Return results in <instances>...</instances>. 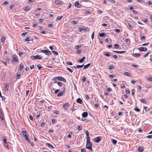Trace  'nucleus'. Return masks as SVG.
<instances>
[{"mask_svg":"<svg viewBox=\"0 0 152 152\" xmlns=\"http://www.w3.org/2000/svg\"><path fill=\"white\" fill-rule=\"evenodd\" d=\"M55 3L56 4H63L62 1H59V0H56L55 1Z\"/></svg>","mask_w":152,"mask_h":152,"instance_id":"12","label":"nucleus"},{"mask_svg":"<svg viewBox=\"0 0 152 152\" xmlns=\"http://www.w3.org/2000/svg\"><path fill=\"white\" fill-rule=\"evenodd\" d=\"M91 64L90 63H89V64H87L85 65L84 66V69H86L87 68H88L90 66Z\"/></svg>","mask_w":152,"mask_h":152,"instance_id":"25","label":"nucleus"},{"mask_svg":"<svg viewBox=\"0 0 152 152\" xmlns=\"http://www.w3.org/2000/svg\"><path fill=\"white\" fill-rule=\"evenodd\" d=\"M116 53H119V54H122L126 52V51H114Z\"/></svg>","mask_w":152,"mask_h":152,"instance_id":"23","label":"nucleus"},{"mask_svg":"<svg viewBox=\"0 0 152 152\" xmlns=\"http://www.w3.org/2000/svg\"><path fill=\"white\" fill-rule=\"evenodd\" d=\"M18 61L17 57L15 55H13V59L12 60V63H15V62H17Z\"/></svg>","mask_w":152,"mask_h":152,"instance_id":"7","label":"nucleus"},{"mask_svg":"<svg viewBox=\"0 0 152 152\" xmlns=\"http://www.w3.org/2000/svg\"><path fill=\"white\" fill-rule=\"evenodd\" d=\"M84 64L81 65H77V66H74V67L75 69H76V68L79 69L80 68H82L83 67V66H84Z\"/></svg>","mask_w":152,"mask_h":152,"instance_id":"17","label":"nucleus"},{"mask_svg":"<svg viewBox=\"0 0 152 152\" xmlns=\"http://www.w3.org/2000/svg\"><path fill=\"white\" fill-rule=\"evenodd\" d=\"M72 132H70L68 134V135L67 136V137H68V138H71V136H72Z\"/></svg>","mask_w":152,"mask_h":152,"instance_id":"43","label":"nucleus"},{"mask_svg":"<svg viewBox=\"0 0 152 152\" xmlns=\"http://www.w3.org/2000/svg\"><path fill=\"white\" fill-rule=\"evenodd\" d=\"M66 63L67 64L69 65H72V63L71 62H69V61H67L66 62Z\"/></svg>","mask_w":152,"mask_h":152,"instance_id":"45","label":"nucleus"},{"mask_svg":"<svg viewBox=\"0 0 152 152\" xmlns=\"http://www.w3.org/2000/svg\"><path fill=\"white\" fill-rule=\"evenodd\" d=\"M24 67V65L23 63H21L20 64V66L19 68V69L20 71H21L22 69Z\"/></svg>","mask_w":152,"mask_h":152,"instance_id":"19","label":"nucleus"},{"mask_svg":"<svg viewBox=\"0 0 152 152\" xmlns=\"http://www.w3.org/2000/svg\"><path fill=\"white\" fill-rule=\"evenodd\" d=\"M27 33H28L27 32H25V33H23L21 34V36H22L24 37V36H25Z\"/></svg>","mask_w":152,"mask_h":152,"instance_id":"50","label":"nucleus"},{"mask_svg":"<svg viewBox=\"0 0 152 152\" xmlns=\"http://www.w3.org/2000/svg\"><path fill=\"white\" fill-rule=\"evenodd\" d=\"M0 118L1 120H4L3 115L1 110L0 109Z\"/></svg>","mask_w":152,"mask_h":152,"instance_id":"10","label":"nucleus"},{"mask_svg":"<svg viewBox=\"0 0 152 152\" xmlns=\"http://www.w3.org/2000/svg\"><path fill=\"white\" fill-rule=\"evenodd\" d=\"M85 133L87 136V137H88L89 136V133H88V130H86L85 131Z\"/></svg>","mask_w":152,"mask_h":152,"instance_id":"48","label":"nucleus"},{"mask_svg":"<svg viewBox=\"0 0 152 152\" xmlns=\"http://www.w3.org/2000/svg\"><path fill=\"white\" fill-rule=\"evenodd\" d=\"M113 57L115 59H116L118 58L117 56L116 55H114L113 56Z\"/></svg>","mask_w":152,"mask_h":152,"instance_id":"63","label":"nucleus"},{"mask_svg":"<svg viewBox=\"0 0 152 152\" xmlns=\"http://www.w3.org/2000/svg\"><path fill=\"white\" fill-rule=\"evenodd\" d=\"M20 74H18L17 75V76H16V77H18V79L20 78Z\"/></svg>","mask_w":152,"mask_h":152,"instance_id":"62","label":"nucleus"},{"mask_svg":"<svg viewBox=\"0 0 152 152\" xmlns=\"http://www.w3.org/2000/svg\"><path fill=\"white\" fill-rule=\"evenodd\" d=\"M132 67H133L134 68H137L138 66L137 65H135V64H133V65H132Z\"/></svg>","mask_w":152,"mask_h":152,"instance_id":"52","label":"nucleus"},{"mask_svg":"<svg viewBox=\"0 0 152 152\" xmlns=\"http://www.w3.org/2000/svg\"><path fill=\"white\" fill-rule=\"evenodd\" d=\"M83 30H84V31H89V29L88 28H87L84 29Z\"/></svg>","mask_w":152,"mask_h":152,"instance_id":"61","label":"nucleus"},{"mask_svg":"<svg viewBox=\"0 0 152 152\" xmlns=\"http://www.w3.org/2000/svg\"><path fill=\"white\" fill-rule=\"evenodd\" d=\"M111 90V89L110 88H109L106 89V91L107 92H109Z\"/></svg>","mask_w":152,"mask_h":152,"instance_id":"59","label":"nucleus"},{"mask_svg":"<svg viewBox=\"0 0 152 152\" xmlns=\"http://www.w3.org/2000/svg\"><path fill=\"white\" fill-rule=\"evenodd\" d=\"M105 34L104 33H99V36L100 37H104L105 36Z\"/></svg>","mask_w":152,"mask_h":152,"instance_id":"41","label":"nucleus"},{"mask_svg":"<svg viewBox=\"0 0 152 152\" xmlns=\"http://www.w3.org/2000/svg\"><path fill=\"white\" fill-rule=\"evenodd\" d=\"M115 31L116 32H117L118 33H119L120 32V29H115Z\"/></svg>","mask_w":152,"mask_h":152,"instance_id":"56","label":"nucleus"},{"mask_svg":"<svg viewBox=\"0 0 152 152\" xmlns=\"http://www.w3.org/2000/svg\"><path fill=\"white\" fill-rule=\"evenodd\" d=\"M2 139L4 143H6V142H7V139L6 136L3 137Z\"/></svg>","mask_w":152,"mask_h":152,"instance_id":"22","label":"nucleus"},{"mask_svg":"<svg viewBox=\"0 0 152 152\" xmlns=\"http://www.w3.org/2000/svg\"><path fill=\"white\" fill-rule=\"evenodd\" d=\"M25 40L26 41H31V39L28 37H26Z\"/></svg>","mask_w":152,"mask_h":152,"instance_id":"36","label":"nucleus"},{"mask_svg":"<svg viewBox=\"0 0 152 152\" xmlns=\"http://www.w3.org/2000/svg\"><path fill=\"white\" fill-rule=\"evenodd\" d=\"M111 142L114 145H115L116 144L117 141L113 139L111 140Z\"/></svg>","mask_w":152,"mask_h":152,"instance_id":"21","label":"nucleus"},{"mask_svg":"<svg viewBox=\"0 0 152 152\" xmlns=\"http://www.w3.org/2000/svg\"><path fill=\"white\" fill-rule=\"evenodd\" d=\"M67 70H68V71H69L71 73H72L73 72V70L72 69H71L67 67Z\"/></svg>","mask_w":152,"mask_h":152,"instance_id":"44","label":"nucleus"},{"mask_svg":"<svg viewBox=\"0 0 152 152\" xmlns=\"http://www.w3.org/2000/svg\"><path fill=\"white\" fill-rule=\"evenodd\" d=\"M86 14H91V12L90 11H86Z\"/></svg>","mask_w":152,"mask_h":152,"instance_id":"60","label":"nucleus"},{"mask_svg":"<svg viewBox=\"0 0 152 152\" xmlns=\"http://www.w3.org/2000/svg\"><path fill=\"white\" fill-rule=\"evenodd\" d=\"M6 39L5 37L4 36H3L1 39V42H3Z\"/></svg>","mask_w":152,"mask_h":152,"instance_id":"32","label":"nucleus"},{"mask_svg":"<svg viewBox=\"0 0 152 152\" xmlns=\"http://www.w3.org/2000/svg\"><path fill=\"white\" fill-rule=\"evenodd\" d=\"M53 26V24H49L48 25V27H52Z\"/></svg>","mask_w":152,"mask_h":152,"instance_id":"57","label":"nucleus"},{"mask_svg":"<svg viewBox=\"0 0 152 152\" xmlns=\"http://www.w3.org/2000/svg\"><path fill=\"white\" fill-rule=\"evenodd\" d=\"M22 133L23 135L25 138L26 140L28 142H29L30 141V139L28 138L26 135V130H23L22 132Z\"/></svg>","mask_w":152,"mask_h":152,"instance_id":"3","label":"nucleus"},{"mask_svg":"<svg viewBox=\"0 0 152 152\" xmlns=\"http://www.w3.org/2000/svg\"><path fill=\"white\" fill-rule=\"evenodd\" d=\"M79 5H80L79 4V1H76L75 3V7L78 8H80V7L79 6Z\"/></svg>","mask_w":152,"mask_h":152,"instance_id":"11","label":"nucleus"},{"mask_svg":"<svg viewBox=\"0 0 152 152\" xmlns=\"http://www.w3.org/2000/svg\"><path fill=\"white\" fill-rule=\"evenodd\" d=\"M92 144L91 142H86V148H90L91 147H92Z\"/></svg>","mask_w":152,"mask_h":152,"instance_id":"8","label":"nucleus"},{"mask_svg":"<svg viewBox=\"0 0 152 152\" xmlns=\"http://www.w3.org/2000/svg\"><path fill=\"white\" fill-rule=\"evenodd\" d=\"M37 66L39 70H40L42 68V66L40 64H38L37 65Z\"/></svg>","mask_w":152,"mask_h":152,"instance_id":"31","label":"nucleus"},{"mask_svg":"<svg viewBox=\"0 0 152 152\" xmlns=\"http://www.w3.org/2000/svg\"><path fill=\"white\" fill-rule=\"evenodd\" d=\"M56 80H58L64 82L66 81V80L64 78L61 76L55 77L53 78L52 79V80L53 81H55Z\"/></svg>","mask_w":152,"mask_h":152,"instance_id":"1","label":"nucleus"},{"mask_svg":"<svg viewBox=\"0 0 152 152\" xmlns=\"http://www.w3.org/2000/svg\"><path fill=\"white\" fill-rule=\"evenodd\" d=\"M151 53V51H148V52H147V53H146V54H145V55H144L143 56V57H147L148 56V55Z\"/></svg>","mask_w":152,"mask_h":152,"instance_id":"28","label":"nucleus"},{"mask_svg":"<svg viewBox=\"0 0 152 152\" xmlns=\"http://www.w3.org/2000/svg\"><path fill=\"white\" fill-rule=\"evenodd\" d=\"M101 140V137H97L94 139V142H99Z\"/></svg>","mask_w":152,"mask_h":152,"instance_id":"6","label":"nucleus"},{"mask_svg":"<svg viewBox=\"0 0 152 152\" xmlns=\"http://www.w3.org/2000/svg\"><path fill=\"white\" fill-rule=\"evenodd\" d=\"M23 54V53L22 52H20L19 54V55L20 56H22Z\"/></svg>","mask_w":152,"mask_h":152,"instance_id":"64","label":"nucleus"},{"mask_svg":"<svg viewBox=\"0 0 152 152\" xmlns=\"http://www.w3.org/2000/svg\"><path fill=\"white\" fill-rule=\"evenodd\" d=\"M41 52L48 56L50 55L51 53V52L50 51L47 50H41Z\"/></svg>","mask_w":152,"mask_h":152,"instance_id":"5","label":"nucleus"},{"mask_svg":"<svg viewBox=\"0 0 152 152\" xmlns=\"http://www.w3.org/2000/svg\"><path fill=\"white\" fill-rule=\"evenodd\" d=\"M52 52L53 54H54L56 55H58V53L57 51H56L55 50H52Z\"/></svg>","mask_w":152,"mask_h":152,"instance_id":"40","label":"nucleus"},{"mask_svg":"<svg viewBox=\"0 0 152 152\" xmlns=\"http://www.w3.org/2000/svg\"><path fill=\"white\" fill-rule=\"evenodd\" d=\"M30 58L33 60H35L36 59H41L42 57L40 55H37L36 56H32L30 57Z\"/></svg>","mask_w":152,"mask_h":152,"instance_id":"2","label":"nucleus"},{"mask_svg":"<svg viewBox=\"0 0 152 152\" xmlns=\"http://www.w3.org/2000/svg\"><path fill=\"white\" fill-rule=\"evenodd\" d=\"M66 88L65 86L63 87L62 90L60 92L58 93L57 95V97H60L63 95Z\"/></svg>","mask_w":152,"mask_h":152,"instance_id":"4","label":"nucleus"},{"mask_svg":"<svg viewBox=\"0 0 152 152\" xmlns=\"http://www.w3.org/2000/svg\"><path fill=\"white\" fill-rule=\"evenodd\" d=\"M57 83L59 87H61L62 86V83L60 82H58Z\"/></svg>","mask_w":152,"mask_h":152,"instance_id":"42","label":"nucleus"},{"mask_svg":"<svg viewBox=\"0 0 152 152\" xmlns=\"http://www.w3.org/2000/svg\"><path fill=\"white\" fill-rule=\"evenodd\" d=\"M132 91V93L131 95L132 96H133V97L135 95V90L134 89H132L131 90Z\"/></svg>","mask_w":152,"mask_h":152,"instance_id":"24","label":"nucleus"},{"mask_svg":"<svg viewBox=\"0 0 152 152\" xmlns=\"http://www.w3.org/2000/svg\"><path fill=\"white\" fill-rule=\"evenodd\" d=\"M114 68V67L113 66H108V69H113Z\"/></svg>","mask_w":152,"mask_h":152,"instance_id":"49","label":"nucleus"},{"mask_svg":"<svg viewBox=\"0 0 152 152\" xmlns=\"http://www.w3.org/2000/svg\"><path fill=\"white\" fill-rule=\"evenodd\" d=\"M134 109L135 110V111H136L137 112H139L140 111V110L137 107L135 108Z\"/></svg>","mask_w":152,"mask_h":152,"instance_id":"54","label":"nucleus"},{"mask_svg":"<svg viewBox=\"0 0 152 152\" xmlns=\"http://www.w3.org/2000/svg\"><path fill=\"white\" fill-rule=\"evenodd\" d=\"M46 144L48 146V147H50L51 148H54V146L52 145H51V144H50L48 143H47Z\"/></svg>","mask_w":152,"mask_h":152,"instance_id":"27","label":"nucleus"},{"mask_svg":"<svg viewBox=\"0 0 152 152\" xmlns=\"http://www.w3.org/2000/svg\"><path fill=\"white\" fill-rule=\"evenodd\" d=\"M60 91L59 89H57L55 91H54V93L55 94H57V93H58V92H59Z\"/></svg>","mask_w":152,"mask_h":152,"instance_id":"46","label":"nucleus"},{"mask_svg":"<svg viewBox=\"0 0 152 152\" xmlns=\"http://www.w3.org/2000/svg\"><path fill=\"white\" fill-rule=\"evenodd\" d=\"M86 59L85 57H83L82 58L79 59L78 61L80 63H82Z\"/></svg>","mask_w":152,"mask_h":152,"instance_id":"9","label":"nucleus"},{"mask_svg":"<svg viewBox=\"0 0 152 152\" xmlns=\"http://www.w3.org/2000/svg\"><path fill=\"white\" fill-rule=\"evenodd\" d=\"M63 17V16H58L56 19V20H60Z\"/></svg>","mask_w":152,"mask_h":152,"instance_id":"33","label":"nucleus"},{"mask_svg":"<svg viewBox=\"0 0 152 152\" xmlns=\"http://www.w3.org/2000/svg\"><path fill=\"white\" fill-rule=\"evenodd\" d=\"M4 146L5 147L8 149H9V146L7 142L4 143Z\"/></svg>","mask_w":152,"mask_h":152,"instance_id":"26","label":"nucleus"},{"mask_svg":"<svg viewBox=\"0 0 152 152\" xmlns=\"http://www.w3.org/2000/svg\"><path fill=\"white\" fill-rule=\"evenodd\" d=\"M108 0L109 1V2H110V3H114L115 2V0Z\"/></svg>","mask_w":152,"mask_h":152,"instance_id":"47","label":"nucleus"},{"mask_svg":"<svg viewBox=\"0 0 152 152\" xmlns=\"http://www.w3.org/2000/svg\"><path fill=\"white\" fill-rule=\"evenodd\" d=\"M9 84H6L5 85L4 87V89L5 91H8L9 87H8Z\"/></svg>","mask_w":152,"mask_h":152,"instance_id":"13","label":"nucleus"},{"mask_svg":"<svg viewBox=\"0 0 152 152\" xmlns=\"http://www.w3.org/2000/svg\"><path fill=\"white\" fill-rule=\"evenodd\" d=\"M47 31H43L40 32V33L42 34H44L46 33Z\"/></svg>","mask_w":152,"mask_h":152,"instance_id":"53","label":"nucleus"},{"mask_svg":"<svg viewBox=\"0 0 152 152\" xmlns=\"http://www.w3.org/2000/svg\"><path fill=\"white\" fill-rule=\"evenodd\" d=\"M124 75L129 77L131 75L130 73L127 72H125L124 73Z\"/></svg>","mask_w":152,"mask_h":152,"instance_id":"34","label":"nucleus"},{"mask_svg":"<svg viewBox=\"0 0 152 152\" xmlns=\"http://www.w3.org/2000/svg\"><path fill=\"white\" fill-rule=\"evenodd\" d=\"M82 126L81 125L80 126L79 125L78 126L77 130L78 131H80L82 129Z\"/></svg>","mask_w":152,"mask_h":152,"instance_id":"35","label":"nucleus"},{"mask_svg":"<svg viewBox=\"0 0 152 152\" xmlns=\"http://www.w3.org/2000/svg\"><path fill=\"white\" fill-rule=\"evenodd\" d=\"M30 8L28 6H27L26 7H24L23 8V9L25 11H28L30 9Z\"/></svg>","mask_w":152,"mask_h":152,"instance_id":"20","label":"nucleus"},{"mask_svg":"<svg viewBox=\"0 0 152 152\" xmlns=\"http://www.w3.org/2000/svg\"><path fill=\"white\" fill-rule=\"evenodd\" d=\"M141 102L142 103H145L146 102V100L144 99H141L140 100Z\"/></svg>","mask_w":152,"mask_h":152,"instance_id":"39","label":"nucleus"},{"mask_svg":"<svg viewBox=\"0 0 152 152\" xmlns=\"http://www.w3.org/2000/svg\"><path fill=\"white\" fill-rule=\"evenodd\" d=\"M86 138H87L86 142L89 143V142H91L90 141V137H89V136L87 137Z\"/></svg>","mask_w":152,"mask_h":152,"instance_id":"37","label":"nucleus"},{"mask_svg":"<svg viewBox=\"0 0 152 152\" xmlns=\"http://www.w3.org/2000/svg\"><path fill=\"white\" fill-rule=\"evenodd\" d=\"M78 23V21H76L75 20H73L72 22V23L73 25L76 24L77 23Z\"/></svg>","mask_w":152,"mask_h":152,"instance_id":"38","label":"nucleus"},{"mask_svg":"<svg viewBox=\"0 0 152 152\" xmlns=\"http://www.w3.org/2000/svg\"><path fill=\"white\" fill-rule=\"evenodd\" d=\"M69 106V103L68 102L66 103L63 105V107L66 108Z\"/></svg>","mask_w":152,"mask_h":152,"instance_id":"16","label":"nucleus"},{"mask_svg":"<svg viewBox=\"0 0 152 152\" xmlns=\"http://www.w3.org/2000/svg\"><path fill=\"white\" fill-rule=\"evenodd\" d=\"M76 102L78 103L81 104L82 103L83 101L80 98H78L77 99Z\"/></svg>","mask_w":152,"mask_h":152,"instance_id":"18","label":"nucleus"},{"mask_svg":"<svg viewBox=\"0 0 152 152\" xmlns=\"http://www.w3.org/2000/svg\"><path fill=\"white\" fill-rule=\"evenodd\" d=\"M144 150L143 147H140L138 148V151L140 152H142Z\"/></svg>","mask_w":152,"mask_h":152,"instance_id":"30","label":"nucleus"},{"mask_svg":"<svg viewBox=\"0 0 152 152\" xmlns=\"http://www.w3.org/2000/svg\"><path fill=\"white\" fill-rule=\"evenodd\" d=\"M81 152H86V151L85 148H82L81 150Z\"/></svg>","mask_w":152,"mask_h":152,"instance_id":"51","label":"nucleus"},{"mask_svg":"<svg viewBox=\"0 0 152 152\" xmlns=\"http://www.w3.org/2000/svg\"><path fill=\"white\" fill-rule=\"evenodd\" d=\"M94 32H93L91 36V38L92 39H93L94 37Z\"/></svg>","mask_w":152,"mask_h":152,"instance_id":"58","label":"nucleus"},{"mask_svg":"<svg viewBox=\"0 0 152 152\" xmlns=\"http://www.w3.org/2000/svg\"><path fill=\"white\" fill-rule=\"evenodd\" d=\"M88 113L87 112H84L82 114V116L83 118H85L87 116Z\"/></svg>","mask_w":152,"mask_h":152,"instance_id":"14","label":"nucleus"},{"mask_svg":"<svg viewBox=\"0 0 152 152\" xmlns=\"http://www.w3.org/2000/svg\"><path fill=\"white\" fill-rule=\"evenodd\" d=\"M114 76H115L114 75H113V74L110 75H109V77H110L112 78H113L114 77Z\"/></svg>","mask_w":152,"mask_h":152,"instance_id":"55","label":"nucleus"},{"mask_svg":"<svg viewBox=\"0 0 152 152\" xmlns=\"http://www.w3.org/2000/svg\"><path fill=\"white\" fill-rule=\"evenodd\" d=\"M132 56L135 58H137L138 57L140 56V55L139 53H133L132 54Z\"/></svg>","mask_w":152,"mask_h":152,"instance_id":"15","label":"nucleus"},{"mask_svg":"<svg viewBox=\"0 0 152 152\" xmlns=\"http://www.w3.org/2000/svg\"><path fill=\"white\" fill-rule=\"evenodd\" d=\"M103 53L104 55L106 56L107 57H109L110 55L109 53H107L106 52H104Z\"/></svg>","mask_w":152,"mask_h":152,"instance_id":"29","label":"nucleus"}]
</instances>
